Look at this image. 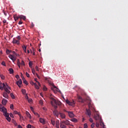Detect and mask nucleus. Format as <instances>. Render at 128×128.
<instances>
[{"label":"nucleus","mask_w":128,"mask_h":128,"mask_svg":"<svg viewBox=\"0 0 128 128\" xmlns=\"http://www.w3.org/2000/svg\"><path fill=\"white\" fill-rule=\"evenodd\" d=\"M59 114L60 115L62 118H66V114L64 113L60 112Z\"/></svg>","instance_id":"13"},{"label":"nucleus","mask_w":128,"mask_h":128,"mask_svg":"<svg viewBox=\"0 0 128 128\" xmlns=\"http://www.w3.org/2000/svg\"><path fill=\"white\" fill-rule=\"evenodd\" d=\"M53 112H54V116H60V113L56 110H54Z\"/></svg>","instance_id":"10"},{"label":"nucleus","mask_w":128,"mask_h":128,"mask_svg":"<svg viewBox=\"0 0 128 128\" xmlns=\"http://www.w3.org/2000/svg\"><path fill=\"white\" fill-rule=\"evenodd\" d=\"M22 92L23 94H26V91L24 89H22Z\"/></svg>","instance_id":"32"},{"label":"nucleus","mask_w":128,"mask_h":128,"mask_svg":"<svg viewBox=\"0 0 128 128\" xmlns=\"http://www.w3.org/2000/svg\"><path fill=\"white\" fill-rule=\"evenodd\" d=\"M10 118H14V114H12V113H10Z\"/></svg>","instance_id":"57"},{"label":"nucleus","mask_w":128,"mask_h":128,"mask_svg":"<svg viewBox=\"0 0 128 128\" xmlns=\"http://www.w3.org/2000/svg\"><path fill=\"white\" fill-rule=\"evenodd\" d=\"M40 122L41 124H46V121H44V120L42 118H40Z\"/></svg>","instance_id":"15"},{"label":"nucleus","mask_w":128,"mask_h":128,"mask_svg":"<svg viewBox=\"0 0 128 128\" xmlns=\"http://www.w3.org/2000/svg\"><path fill=\"white\" fill-rule=\"evenodd\" d=\"M1 110L2 112H6V108L4 107H2Z\"/></svg>","instance_id":"21"},{"label":"nucleus","mask_w":128,"mask_h":128,"mask_svg":"<svg viewBox=\"0 0 128 128\" xmlns=\"http://www.w3.org/2000/svg\"><path fill=\"white\" fill-rule=\"evenodd\" d=\"M20 20H26V16H22V15H20Z\"/></svg>","instance_id":"22"},{"label":"nucleus","mask_w":128,"mask_h":128,"mask_svg":"<svg viewBox=\"0 0 128 128\" xmlns=\"http://www.w3.org/2000/svg\"><path fill=\"white\" fill-rule=\"evenodd\" d=\"M42 109L44 110H45L46 112V110H48V109H47L46 107H44V108H42Z\"/></svg>","instance_id":"58"},{"label":"nucleus","mask_w":128,"mask_h":128,"mask_svg":"<svg viewBox=\"0 0 128 128\" xmlns=\"http://www.w3.org/2000/svg\"><path fill=\"white\" fill-rule=\"evenodd\" d=\"M40 104H41V106H42V104H44V102H42V100H40Z\"/></svg>","instance_id":"42"},{"label":"nucleus","mask_w":128,"mask_h":128,"mask_svg":"<svg viewBox=\"0 0 128 128\" xmlns=\"http://www.w3.org/2000/svg\"><path fill=\"white\" fill-rule=\"evenodd\" d=\"M9 72H10V74H14V69H12V68H10L9 69Z\"/></svg>","instance_id":"26"},{"label":"nucleus","mask_w":128,"mask_h":128,"mask_svg":"<svg viewBox=\"0 0 128 128\" xmlns=\"http://www.w3.org/2000/svg\"><path fill=\"white\" fill-rule=\"evenodd\" d=\"M50 100H51L50 102L52 106L55 108V110H56L58 108V106H61L62 102L60 101L56 100L54 98L52 97L50 98Z\"/></svg>","instance_id":"1"},{"label":"nucleus","mask_w":128,"mask_h":128,"mask_svg":"<svg viewBox=\"0 0 128 128\" xmlns=\"http://www.w3.org/2000/svg\"><path fill=\"white\" fill-rule=\"evenodd\" d=\"M4 116H6V118H8V116H10V114H8L7 112H6L4 114Z\"/></svg>","instance_id":"33"},{"label":"nucleus","mask_w":128,"mask_h":128,"mask_svg":"<svg viewBox=\"0 0 128 128\" xmlns=\"http://www.w3.org/2000/svg\"><path fill=\"white\" fill-rule=\"evenodd\" d=\"M54 88H56V90H57V92H60V89H58V88H56V86H54Z\"/></svg>","instance_id":"38"},{"label":"nucleus","mask_w":128,"mask_h":128,"mask_svg":"<svg viewBox=\"0 0 128 128\" xmlns=\"http://www.w3.org/2000/svg\"><path fill=\"white\" fill-rule=\"evenodd\" d=\"M22 80L24 82V84H26V86H28V81H26V78H24V77H22Z\"/></svg>","instance_id":"16"},{"label":"nucleus","mask_w":128,"mask_h":128,"mask_svg":"<svg viewBox=\"0 0 128 128\" xmlns=\"http://www.w3.org/2000/svg\"><path fill=\"white\" fill-rule=\"evenodd\" d=\"M51 124L52 126H54L56 124V122L54 120H51Z\"/></svg>","instance_id":"30"},{"label":"nucleus","mask_w":128,"mask_h":128,"mask_svg":"<svg viewBox=\"0 0 128 128\" xmlns=\"http://www.w3.org/2000/svg\"><path fill=\"white\" fill-rule=\"evenodd\" d=\"M89 122H93L94 120H92V118H90Z\"/></svg>","instance_id":"45"},{"label":"nucleus","mask_w":128,"mask_h":128,"mask_svg":"<svg viewBox=\"0 0 128 128\" xmlns=\"http://www.w3.org/2000/svg\"><path fill=\"white\" fill-rule=\"evenodd\" d=\"M34 114L36 116H37L38 118H40V115L38 114V113L36 112H34Z\"/></svg>","instance_id":"34"},{"label":"nucleus","mask_w":128,"mask_h":128,"mask_svg":"<svg viewBox=\"0 0 128 128\" xmlns=\"http://www.w3.org/2000/svg\"><path fill=\"white\" fill-rule=\"evenodd\" d=\"M2 86H3V88L5 90V92H6V94H10V91L8 90H10V87L9 86L8 84H4V83L2 84Z\"/></svg>","instance_id":"2"},{"label":"nucleus","mask_w":128,"mask_h":128,"mask_svg":"<svg viewBox=\"0 0 128 128\" xmlns=\"http://www.w3.org/2000/svg\"><path fill=\"white\" fill-rule=\"evenodd\" d=\"M12 54H14L15 56H16V52L13 51Z\"/></svg>","instance_id":"60"},{"label":"nucleus","mask_w":128,"mask_h":128,"mask_svg":"<svg viewBox=\"0 0 128 128\" xmlns=\"http://www.w3.org/2000/svg\"><path fill=\"white\" fill-rule=\"evenodd\" d=\"M70 120L73 122H78V120L76 118H72L70 119Z\"/></svg>","instance_id":"20"},{"label":"nucleus","mask_w":128,"mask_h":128,"mask_svg":"<svg viewBox=\"0 0 128 128\" xmlns=\"http://www.w3.org/2000/svg\"><path fill=\"white\" fill-rule=\"evenodd\" d=\"M60 128H66V126L63 124L62 123L60 122Z\"/></svg>","instance_id":"18"},{"label":"nucleus","mask_w":128,"mask_h":128,"mask_svg":"<svg viewBox=\"0 0 128 128\" xmlns=\"http://www.w3.org/2000/svg\"><path fill=\"white\" fill-rule=\"evenodd\" d=\"M26 76H27V78H30V74H28V72L26 73Z\"/></svg>","instance_id":"47"},{"label":"nucleus","mask_w":128,"mask_h":128,"mask_svg":"<svg viewBox=\"0 0 128 128\" xmlns=\"http://www.w3.org/2000/svg\"><path fill=\"white\" fill-rule=\"evenodd\" d=\"M2 66H6V62H2Z\"/></svg>","instance_id":"48"},{"label":"nucleus","mask_w":128,"mask_h":128,"mask_svg":"<svg viewBox=\"0 0 128 128\" xmlns=\"http://www.w3.org/2000/svg\"><path fill=\"white\" fill-rule=\"evenodd\" d=\"M33 84L34 85V86L36 88V90H40V87H38V84H34V82H32Z\"/></svg>","instance_id":"23"},{"label":"nucleus","mask_w":128,"mask_h":128,"mask_svg":"<svg viewBox=\"0 0 128 128\" xmlns=\"http://www.w3.org/2000/svg\"><path fill=\"white\" fill-rule=\"evenodd\" d=\"M36 70H37L38 72V66H36L35 68Z\"/></svg>","instance_id":"59"},{"label":"nucleus","mask_w":128,"mask_h":128,"mask_svg":"<svg viewBox=\"0 0 128 128\" xmlns=\"http://www.w3.org/2000/svg\"><path fill=\"white\" fill-rule=\"evenodd\" d=\"M18 128H22V126L18 125Z\"/></svg>","instance_id":"63"},{"label":"nucleus","mask_w":128,"mask_h":128,"mask_svg":"<svg viewBox=\"0 0 128 128\" xmlns=\"http://www.w3.org/2000/svg\"><path fill=\"white\" fill-rule=\"evenodd\" d=\"M6 20H3V24H6Z\"/></svg>","instance_id":"61"},{"label":"nucleus","mask_w":128,"mask_h":128,"mask_svg":"<svg viewBox=\"0 0 128 128\" xmlns=\"http://www.w3.org/2000/svg\"><path fill=\"white\" fill-rule=\"evenodd\" d=\"M17 64H18V68H20V60L18 59V62H17Z\"/></svg>","instance_id":"27"},{"label":"nucleus","mask_w":128,"mask_h":128,"mask_svg":"<svg viewBox=\"0 0 128 128\" xmlns=\"http://www.w3.org/2000/svg\"><path fill=\"white\" fill-rule=\"evenodd\" d=\"M84 128H88V124H84Z\"/></svg>","instance_id":"52"},{"label":"nucleus","mask_w":128,"mask_h":128,"mask_svg":"<svg viewBox=\"0 0 128 128\" xmlns=\"http://www.w3.org/2000/svg\"><path fill=\"white\" fill-rule=\"evenodd\" d=\"M10 96L13 99L16 98V97L14 96V94H12V93L10 94Z\"/></svg>","instance_id":"35"},{"label":"nucleus","mask_w":128,"mask_h":128,"mask_svg":"<svg viewBox=\"0 0 128 128\" xmlns=\"http://www.w3.org/2000/svg\"><path fill=\"white\" fill-rule=\"evenodd\" d=\"M32 72L33 74H36V71L34 70V69H32Z\"/></svg>","instance_id":"53"},{"label":"nucleus","mask_w":128,"mask_h":128,"mask_svg":"<svg viewBox=\"0 0 128 128\" xmlns=\"http://www.w3.org/2000/svg\"><path fill=\"white\" fill-rule=\"evenodd\" d=\"M19 116L20 120H24V116H21L20 114Z\"/></svg>","instance_id":"29"},{"label":"nucleus","mask_w":128,"mask_h":128,"mask_svg":"<svg viewBox=\"0 0 128 128\" xmlns=\"http://www.w3.org/2000/svg\"><path fill=\"white\" fill-rule=\"evenodd\" d=\"M12 42H13V44H20V40H16L14 38Z\"/></svg>","instance_id":"9"},{"label":"nucleus","mask_w":128,"mask_h":128,"mask_svg":"<svg viewBox=\"0 0 128 128\" xmlns=\"http://www.w3.org/2000/svg\"><path fill=\"white\" fill-rule=\"evenodd\" d=\"M4 86H0V90H4Z\"/></svg>","instance_id":"51"},{"label":"nucleus","mask_w":128,"mask_h":128,"mask_svg":"<svg viewBox=\"0 0 128 128\" xmlns=\"http://www.w3.org/2000/svg\"><path fill=\"white\" fill-rule=\"evenodd\" d=\"M22 24V22L20 21L18 22V24Z\"/></svg>","instance_id":"62"},{"label":"nucleus","mask_w":128,"mask_h":128,"mask_svg":"<svg viewBox=\"0 0 128 128\" xmlns=\"http://www.w3.org/2000/svg\"><path fill=\"white\" fill-rule=\"evenodd\" d=\"M0 76L2 78V80H4V75L0 74Z\"/></svg>","instance_id":"40"},{"label":"nucleus","mask_w":128,"mask_h":128,"mask_svg":"<svg viewBox=\"0 0 128 128\" xmlns=\"http://www.w3.org/2000/svg\"><path fill=\"white\" fill-rule=\"evenodd\" d=\"M3 96L5 98H8V93H6V92H4L3 93Z\"/></svg>","instance_id":"11"},{"label":"nucleus","mask_w":128,"mask_h":128,"mask_svg":"<svg viewBox=\"0 0 128 128\" xmlns=\"http://www.w3.org/2000/svg\"><path fill=\"white\" fill-rule=\"evenodd\" d=\"M43 90H44L45 92H46V90H48V88H46V86H44V88H43Z\"/></svg>","instance_id":"44"},{"label":"nucleus","mask_w":128,"mask_h":128,"mask_svg":"<svg viewBox=\"0 0 128 128\" xmlns=\"http://www.w3.org/2000/svg\"><path fill=\"white\" fill-rule=\"evenodd\" d=\"M28 64H29L30 68H32V62H30L28 63Z\"/></svg>","instance_id":"37"},{"label":"nucleus","mask_w":128,"mask_h":128,"mask_svg":"<svg viewBox=\"0 0 128 128\" xmlns=\"http://www.w3.org/2000/svg\"><path fill=\"white\" fill-rule=\"evenodd\" d=\"M66 102L68 104H70V102L68 100H66Z\"/></svg>","instance_id":"54"},{"label":"nucleus","mask_w":128,"mask_h":128,"mask_svg":"<svg viewBox=\"0 0 128 128\" xmlns=\"http://www.w3.org/2000/svg\"><path fill=\"white\" fill-rule=\"evenodd\" d=\"M96 128H98V126H100V124H98V122H96Z\"/></svg>","instance_id":"49"},{"label":"nucleus","mask_w":128,"mask_h":128,"mask_svg":"<svg viewBox=\"0 0 128 128\" xmlns=\"http://www.w3.org/2000/svg\"><path fill=\"white\" fill-rule=\"evenodd\" d=\"M10 108L11 110H14V104H11L10 105Z\"/></svg>","instance_id":"41"},{"label":"nucleus","mask_w":128,"mask_h":128,"mask_svg":"<svg viewBox=\"0 0 128 128\" xmlns=\"http://www.w3.org/2000/svg\"><path fill=\"white\" fill-rule=\"evenodd\" d=\"M12 52V50H10L8 49L6 50V53L7 54H10Z\"/></svg>","instance_id":"28"},{"label":"nucleus","mask_w":128,"mask_h":128,"mask_svg":"<svg viewBox=\"0 0 128 128\" xmlns=\"http://www.w3.org/2000/svg\"><path fill=\"white\" fill-rule=\"evenodd\" d=\"M16 38H17L18 40H20V36H18Z\"/></svg>","instance_id":"46"},{"label":"nucleus","mask_w":128,"mask_h":128,"mask_svg":"<svg viewBox=\"0 0 128 128\" xmlns=\"http://www.w3.org/2000/svg\"><path fill=\"white\" fill-rule=\"evenodd\" d=\"M22 48L24 52H26V46L24 45L23 46H22Z\"/></svg>","instance_id":"25"},{"label":"nucleus","mask_w":128,"mask_h":128,"mask_svg":"<svg viewBox=\"0 0 128 128\" xmlns=\"http://www.w3.org/2000/svg\"><path fill=\"white\" fill-rule=\"evenodd\" d=\"M76 102H74V100H72V102H70L69 106H74Z\"/></svg>","instance_id":"19"},{"label":"nucleus","mask_w":128,"mask_h":128,"mask_svg":"<svg viewBox=\"0 0 128 128\" xmlns=\"http://www.w3.org/2000/svg\"><path fill=\"white\" fill-rule=\"evenodd\" d=\"M8 102V100L3 98L2 100V104H4V106H6V103Z\"/></svg>","instance_id":"12"},{"label":"nucleus","mask_w":128,"mask_h":128,"mask_svg":"<svg viewBox=\"0 0 128 128\" xmlns=\"http://www.w3.org/2000/svg\"><path fill=\"white\" fill-rule=\"evenodd\" d=\"M8 58L12 60L13 62H14L16 60V57L14 56V55L10 54Z\"/></svg>","instance_id":"3"},{"label":"nucleus","mask_w":128,"mask_h":128,"mask_svg":"<svg viewBox=\"0 0 128 128\" xmlns=\"http://www.w3.org/2000/svg\"><path fill=\"white\" fill-rule=\"evenodd\" d=\"M16 78H17V80H18V78H20V76L18 74H17L16 76Z\"/></svg>","instance_id":"56"},{"label":"nucleus","mask_w":128,"mask_h":128,"mask_svg":"<svg viewBox=\"0 0 128 128\" xmlns=\"http://www.w3.org/2000/svg\"><path fill=\"white\" fill-rule=\"evenodd\" d=\"M27 128H32V125H30V124H28Z\"/></svg>","instance_id":"55"},{"label":"nucleus","mask_w":128,"mask_h":128,"mask_svg":"<svg viewBox=\"0 0 128 128\" xmlns=\"http://www.w3.org/2000/svg\"><path fill=\"white\" fill-rule=\"evenodd\" d=\"M56 128H60V122L58 121L56 122Z\"/></svg>","instance_id":"24"},{"label":"nucleus","mask_w":128,"mask_h":128,"mask_svg":"<svg viewBox=\"0 0 128 128\" xmlns=\"http://www.w3.org/2000/svg\"><path fill=\"white\" fill-rule=\"evenodd\" d=\"M22 84V79H20L19 80L16 82V84L19 88H20V84Z\"/></svg>","instance_id":"7"},{"label":"nucleus","mask_w":128,"mask_h":128,"mask_svg":"<svg viewBox=\"0 0 128 128\" xmlns=\"http://www.w3.org/2000/svg\"><path fill=\"white\" fill-rule=\"evenodd\" d=\"M14 114H18V116H20V113L18 112V111H14Z\"/></svg>","instance_id":"31"},{"label":"nucleus","mask_w":128,"mask_h":128,"mask_svg":"<svg viewBox=\"0 0 128 128\" xmlns=\"http://www.w3.org/2000/svg\"><path fill=\"white\" fill-rule=\"evenodd\" d=\"M94 118L96 120H100V114H96L94 116Z\"/></svg>","instance_id":"6"},{"label":"nucleus","mask_w":128,"mask_h":128,"mask_svg":"<svg viewBox=\"0 0 128 128\" xmlns=\"http://www.w3.org/2000/svg\"><path fill=\"white\" fill-rule=\"evenodd\" d=\"M86 114H88V116L90 118V116L92 115V112L90 110H86Z\"/></svg>","instance_id":"8"},{"label":"nucleus","mask_w":128,"mask_h":128,"mask_svg":"<svg viewBox=\"0 0 128 128\" xmlns=\"http://www.w3.org/2000/svg\"><path fill=\"white\" fill-rule=\"evenodd\" d=\"M64 112H68V116L70 118H74V113L72 112H68L66 110H64Z\"/></svg>","instance_id":"5"},{"label":"nucleus","mask_w":128,"mask_h":128,"mask_svg":"<svg viewBox=\"0 0 128 128\" xmlns=\"http://www.w3.org/2000/svg\"><path fill=\"white\" fill-rule=\"evenodd\" d=\"M78 100H82V98L80 97V96H78Z\"/></svg>","instance_id":"64"},{"label":"nucleus","mask_w":128,"mask_h":128,"mask_svg":"<svg viewBox=\"0 0 128 128\" xmlns=\"http://www.w3.org/2000/svg\"><path fill=\"white\" fill-rule=\"evenodd\" d=\"M26 115L28 116V118H30V120H31L32 116L30 115V112H28V111H26Z\"/></svg>","instance_id":"14"},{"label":"nucleus","mask_w":128,"mask_h":128,"mask_svg":"<svg viewBox=\"0 0 128 128\" xmlns=\"http://www.w3.org/2000/svg\"><path fill=\"white\" fill-rule=\"evenodd\" d=\"M18 18H20V15H18V16L16 15H14V20H18Z\"/></svg>","instance_id":"17"},{"label":"nucleus","mask_w":128,"mask_h":128,"mask_svg":"<svg viewBox=\"0 0 128 128\" xmlns=\"http://www.w3.org/2000/svg\"><path fill=\"white\" fill-rule=\"evenodd\" d=\"M94 123H92V124H91V128H94Z\"/></svg>","instance_id":"50"},{"label":"nucleus","mask_w":128,"mask_h":128,"mask_svg":"<svg viewBox=\"0 0 128 128\" xmlns=\"http://www.w3.org/2000/svg\"><path fill=\"white\" fill-rule=\"evenodd\" d=\"M6 120H7L8 122H10V116H8V117H6Z\"/></svg>","instance_id":"36"},{"label":"nucleus","mask_w":128,"mask_h":128,"mask_svg":"<svg viewBox=\"0 0 128 128\" xmlns=\"http://www.w3.org/2000/svg\"><path fill=\"white\" fill-rule=\"evenodd\" d=\"M60 122H61V124H66V126L70 125V121L68 120H66L61 121Z\"/></svg>","instance_id":"4"},{"label":"nucleus","mask_w":128,"mask_h":128,"mask_svg":"<svg viewBox=\"0 0 128 128\" xmlns=\"http://www.w3.org/2000/svg\"><path fill=\"white\" fill-rule=\"evenodd\" d=\"M28 102L30 104H31V102H32V99H28Z\"/></svg>","instance_id":"43"},{"label":"nucleus","mask_w":128,"mask_h":128,"mask_svg":"<svg viewBox=\"0 0 128 128\" xmlns=\"http://www.w3.org/2000/svg\"><path fill=\"white\" fill-rule=\"evenodd\" d=\"M20 64H21V66H25L24 62V60H22V62L20 63Z\"/></svg>","instance_id":"39"}]
</instances>
